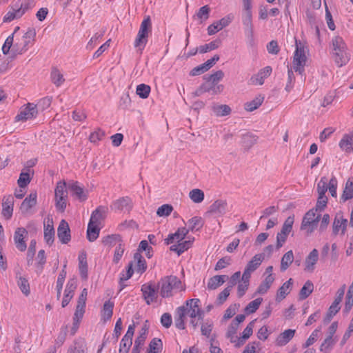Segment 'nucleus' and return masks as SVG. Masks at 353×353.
<instances>
[{
    "mask_svg": "<svg viewBox=\"0 0 353 353\" xmlns=\"http://www.w3.org/2000/svg\"><path fill=\"white\" fill-rule=\"evenodd\" d=\"M307 61L304 46H302L300 41L296 40V50L294 52L292 68H288V82L285 85V90L289 92L293 88L295 81V77L293 70L298 72L300 74L304 71V66Z\"/></svg>",
    "mask_w": 353,
    "mask_h": 353,
    "instance_id": "f257e3e1",
    "label": "nucleus"
},
{
    "mask_svg": "<svg viewBox=\"0 0 353 353\" xmlns=\"http://www.w3.org/2000/svg\"><path fill=\"white\" fill-rule=\"evenodd\" d=\"M332 53L334 61L339 66L345 65L350 59L347 46L342 37L336 36L332 39Z\"/></svg>",
    "mask_w": 353,
    "mask_h": 353,
    "instance_id": "f03ea898",
    "label": "nucleus"
},
{
    "mask_svg": "<svg viewBox=\"0 0 353 353\" xmlns=\"http://www.w3.org/2000/svg\"><path fill=\"white\" fill-rule=\"evenodd\" d=\"M157 287L163 298L170 297L172 296V290L181 288V281L176 276L171 275L161 279Z\"/></svg>",
    "mask_w": 353,
    "mask_h": 353,
    "instance_id": "7ed1b4c3",
    "label": "nucleus"
},
{
    "mask_svg": "<svg viewBox=\"0 0 353 353\" xmlns=\"http://www.w3.org/2000/svg\"><path fill=\"white\" fill-rule=\"evenodd\" d=\"M36 37V30L34 28H28L27 32L23 37L18 39L13 45L12 52L14 54H21L28 50V45L34 41Z\"/></svg>",
    "mask_w": 353,
    "mask_h": 353,
    "instance_id": "20e7f679",
    "label": "nucleus"
},
{
    "mask_svg": "<svg viewBox=\"0 0 353 353\" xmlns=\"http://www.w3.org/2000/svg\"><path fill=\"white\" fill-rule=\"evenodd\" d=\"M242 1L243 5V24L244 26V32L245 36L252 40L254 35L252 14V0Z\"/></svg>",
    "mask_w": 353,
    "mask_h": 353,
    "instance_id": "39448f33",
    "label": "nucleus"
},
{
    "mask_svg": "<svg viewBox=\"0 0 353 353\" xmlns=\"http://www.w3.org/2000/svg\"><path fill=\"white\" fill-rule=\"evenodd\" d=\"M55 206L57 210L63 212L67 206L68 191L65 181H59L54 190Z\"/></svg>",
    "mask_w": 353,
    "mask_h": 353,
    "instance_id": "423d86ee",
    "label": "nucleus"
},
{
    "mask_svg": "<svg viewBox=\"0 0 353 353\" xmlns=\"http://www.w3.org/2000/svg\"><path fill=\"white\" fill-rule=\"evenodd\" d=\"M151 30V19L149 16H147L141 23L137 37L134 41V47H142V49H143L147 44L148 35Z\"/></svg>",
    "mask_w": 353,
    "mask_h": 353,
    "instance_id": "0eeeda50",
    "label": "nucleus"
},
{
    "mask_svg": "<svg viewBox=\"0 0 353 353\" xmlns=\"http://www.w3.org/2000/svg\"><path fill=\"white\" fill-rule=\"evenodd\" d=\"M321 214H316L314 208L310 210L303 216L301 230L307 229L308 233H312L317 228Z\"/></svg>",
    "mask_w": 353,
    "mask_h": 353,
    "instance_id": "6e6552de",
    "label": "nucleus"
},
{
    "mask_svg": "<svg viewBox=\"0 0 353 353\" xmlns=\"http://www.w3.org/2000/svg\"><path fill=\"white\" fill-rule=\"evenodd\" d=\"M199 299H191L187 300L184 305H181L185 309L187 314L192 319L198 317L199 319L203 320L204 317V311L200 307Z\"/></svg>",
    "mask_w": 353,
    "mask_h": 353,
    "instance_id": "1a4fd4ad",
    "label": "nucleus"
},
{
    "mask_svg": "<svg viewBox=\"0 0 353 353\" xmlns=\"http://www.w3.org/2000/svg\"><path fill=\"white\" fill-rule=\"evenodd\" d=\"M141 291L142 292L143 297L148 305H150L152 302L157 301V289L151 283H145L142 285Z\"/></svg>",
    "mask_w": 353,
    "mask_h": 353,
    "instance_id": "9d476101",
    "label": "nucleus"
},
{
    "mask_svg": "<svg viewBox=\"0 0 353 353\" xmlns=\"http://www.w3.org/2000/svg\"><path fill=\"white\" fill-rule=\"evenodd\" d=\"M37 114L38 110L37 108V105L34 103H28L27 105L16 116L15 120L25 121L28 119L35 118Z\"/></svg>",
    "mask_w": 353,
    "mask_h": 353,
    "instance_id": "9b49d317",
    "label": "nucleus"
},
{
    "mask_svg": "<svg viewBox=\"0 0 353 353\" xmlns=\"http://www.w3.org/2000/svg\"><path fill=\"white\" fill-rule=\"evenodd\" d=\"M28 235V231L24 228H17L14 234V241L17 248L23 252L26 250L27 245L24 239Z\"/></svg>",
    "mask_w": 353,
    "mask_h": 353,
    "instance_id": "f8f14e48",
    "label": "nucleus"
},
{
    "mask_svg": "<svg viewBox=\"0 0 353 353\" xmlns=\"http://www.w3.org/2000/svg\"><path fill=\"white\" fill-rule=\"evenodd\" d=\"M57 236L59 241L63 244H67L71 239L69 225L64 219L61 221L57 228Z\"/></svg>",
    "mask_w": 353,
    "mask_h": 353,
    "instance_id": "ddd939ff",
    "label": "nucleus"
},
{
    "mask_svg": "<svg viewBox=\"0 0 353 353\" xmlns=\"http://www.w3.org/2000/svg\"><path fill=\"white\" fill-rule=\"evenodd\" d=\"M14 197L11 195L4 196L2 199V215L7 220H9L13 212Z\"/></svg>",
    "mask_w": 353,
    "mask_h": 353,
    "instance_id": "4468645a",
    "label": "nucleus"
},
{
    "mask_svg": "<svg viewBox=\"0 0 353 353\" xmlns=\"http://www.w3.org/2000/svg\"><path fill=\"white\" fill-rule=\"evenodd\" d=\"M24 14L14 3L9 6V10L3 18V23H10L15 19H20Z\"/></svg>",
    "mask_w": 353,
    "mask_h": 353,
    "instance_id": "2eb2a0df",
    "label": "nucleus"
},
{
    "mask_svg": "<svg viewBox=\"0 0 353 353\" xmlns=\"http://www.w3.org/2000/svg\"><path fill=\"white\" fill-rule=\"evenodd\" d=\"M228 203L226 200H216L209 208L208 213L216 214L217 216H223L226 213Z\"/></svg>",
    "mask_w": 353,
    "mask_h": 353,
    "instance_id": "dca6fc26",
    "label": "nucleus"
},
{
    "mask_svg": "<svg viewBox=\"0 0 353 353\" xmlns=\"http://www.w3.org/2000/svg\"><path fill=\"white\" fill-rule=\"evenodd\" d=\"M189 230L186 228H179L176 232L173 234H170L168 238L165 240V244L169 245L172 243L174 241H176L178 243L183 241L186 235L188 234Z\"/></svg>",
    "mask_w": 353,
    "mask_h": 353,
    "instance_id": "f3484780",
    "label": "nucleus"
},
{
    "mask_svg": "<svg viewBox=\"0 0 353 353\" xmlns=\"http://www.w3.org/2000/svg\"><path fill=\"white\" fill-rule=\"evenodd\" d=\"M230 23V19L229 18H222L221 19L214 22L212 24L208 26V34L209 35H213L219 30H222L223 28L228 26Z\"/></svg>",
    "mask_w": 353,
    "mask_h": 353,
    "instance_id": "a211bd4d",
    "label": "nucleus"
},
{
    "mask_svg": "<svg viewBox=\"0 0 353 353\" xmlns=\"http://www.w3.org/2000/svg\"><path fill=\"white\" fill-rule=\"evenodd\" d=\"M68 188L72 192V195L76 196L79 200L83 201L87 199V194L84 192L83 188L79 185L77 181L69 183Z\"/></svg>",
    "mask_w": 353,
    "mask_h": 353,
    "instance_id": "6ab92c4d",
    "label": "nucleus"
},
{
    "mask_svg": "<svg viewBox=\"0 0 353 353\" xmlns=\"http://www.w3.org/2000/svg\"><path fill=\"white\" fill-rule=\"evenodd\" d=\"M176 316L174 317L175 326L179 330H184L185 325V318L187 314L184 307L180 306L176 309Z\"/></svg>",
    "mask_w": 353,
    "mask_h": 353,
    "instance_id": "aec40b11",
    "label": "nucleus"
},
{
    "mask_svg": "<svg viewBox=\"0 0 353 353\" xmlns=\"http://www.w3.org/2000/svg\"><path fill=\"white\" fill-rule=\"evenodd\" d=\"M37 194L36 192H31L22 202L21 210L23 212H27L37 204Z\"/></svg>",
    "mask_w": 353,
    "mask_h": 353,
    "instance_id": "412c9836",
    "label": "nucleus"
},
{
    "mask_svg": "<svg viewBox=\"0 0 353 353\" xmlns=\"http://www.w3.org/2000/svg\"><path fill=\"white\" fill-rule=\"evenodd\" d=\"M295 330L288 329L281 333L276 339L278 346L286 345L294 336Z\"/></svg>",
    "mask_w": 353,
    "mask_h": 353,
    "instance_id": "4be33fe9",
    "label": "nucleus"
},
{
    "mask_svg": "<svg viewBox=\"0 0 353 353\" xmlns=\"http://www.w3.org/2000/svg\"><path fill=\"white\" fill-rule=\"evenodd\" d=\"M319 259V252L316 249L312 250L305 259V270L312 272L314 270V265Z\"/></svg>",
    "mask_w": 353,
    "mask_h": 353,
    "instance_id": "5701e85b",
    "label": "nucleus"
},
{
    "mask_svg": "<svg viewBox=\"0 0 353 353\" xmlns=\"http://www.w3.org/2000/svg\"><path fill=\"white\" fill-rule=\"evenodd\" d=\"M347 223V220L346 219H343L342 216H336L332 225L334 234H338L340 230H341V233L344 234L346 230Z\"/></svg>",
    "mask_w": 353,
    "mask_h": 353,
    "instance_id": "b1692460",
    "label": "nucleus"
},
{
    "mask_svg": "<svg viewBox=\"0 0 353 353\" xmlns=\"http://www.w3.org/2000/svg\"><path fill=\"white\" fill-rule=\"evenodd\" d=\"M112 208L116 210H127L129 211L132 208V201L128 196L121 197L114 202Z\"/></svg>",
    "mask_w": 353,
    "mask_h": 353,
    "instance_id": "393cba45",
    "label": "nucleus"
},
{
    "mask_svg": "<svg viewBox=\"0 0 353 353\" xmlns=\"http://www.w3.org/2000/svg\"><path fill=\"white\" fill-rule=\"evenodd\" d=\"M105 213L106 208L101 205L99 206L92 212L89 223H92L95 225L99 224L101 221L105 218Z\"/></svg>",
    "mask_w": 353,
    "mask_h": 353,
    "instance_id": "a878e982",
    "label": "nucleus"
},
{
    "mask_svg": "<svg viewBox=\"0 0 353 353\" xmlns=\"http://www.w3.org/2000/svg\"><path fill=\"white\" fill-rule=\"evenodd\" d=\"M292 285V279H290L279 288L276 293V301L280 302L290 293V288Z\"/></svg>",
    "mask_w": 353,
    "mask_h": 353,
    "instance_id": "bb28decb",
    "label": "nucleus"
},
{
    "mask_svg": "<svg viewBox=\"0 0 353 353\" xmlns=\"http://www.w3.org/2000/svg\"><path fill=\"white\" fill-rule=\"evenodd\" d=\"M79 269L81 278L86 279L88 278V263L86 254L84 252L79 255Z\"/></svg>",
    "mask_w": 353,
    "mask_h": 353,
    "instance_id": "cd10ccee",
    "label": "nucleus"
},
{
    "mask_svg": "<svg viewBox=\"0 0 353 353\" xmlns=\"http://www.w3.org/2000/svg\"><path fill=\"white\" fill-rule=\"evenodd\" d=\"M272 72V68L270 66H266L264 68L260 70L255 77H252V80L255 79L256 83L259 85H263L264 79L268 77ZM254 82V81H253Z\"/></svg>",
    "mask_w": 353,
    "mask_h": 353,
    "instance_id": "c85d7f7f",
    "label": "nucleus"
},
{
    "mask_svg": "<svg viewBox=\"0 0 353 353\" xmlns=\"http://www.w3.org/2000/svg\"><path fill=\"white\" fill-rule=\"evenodd\" d=\"M340 148L346 152L353 150V134H345L339 142Z\"/></svg>",
    "mask_w": 353,
    "mask_h": 353,
    "instance_id": "c756f323",
    "label": "nucleus"
},
{
    "mask_svg": "<svg viewBox=\"0 0 353 353\" xmlns=\"http://www.w3.org/2000/svg\"><path fill=\"white\" fill-rule=\"evenodd\" d=\"M114 303L110 300L106 301L101 310V319L104 322L110 320L113 314Z\"/></svg>",
    "mask_w": 353,
    "mask_h": 353,
    "instance_id": "7c9ffc66",
    "label": "nucleus"
},
{
    "mask_svg": "<svg viewBox=\"0 0 353 353\" xmlns=\"http://www.w3.org/2000/svg\"><path fill=\"white\" fill-rule=\"evenodd\" d=\"M264 260V254L260 253L255 254L252 259L246 265V268L252 272H254L261 264L262 261Z\"/></svg>",
    "mask_w": 353,
    "mask_h": 353,
    "instance_id": "2f4dec72",
    "label": "nucleus"
},
{
    "mask_svg": "<svg viewBox=\"0 0 353 353\" xmlns=\"http://www.w3.org/2000/svg\"><path fill=\"white\" fill-rule=\"evenodd\" d=\"M264 97L261 94L256 96L252 101L244 104V108L246 111L252 112L256 110L263 102Z\"/></svg>",
    "mask_w": 353,
    "mask_h": 353,
    "instance_id": "473e14b6",
    "label": "nucleus"
},
{
    "mask_svg": "<svg viewBox=\"0 0 353 353\" xmlns=\"http://www.w3.org/2000/svg\"><path fill=\"white\" fill-rule=\"evenodd\" d=\"M274 281V276L273 275H268L263 281L259 285L257 288L256 293L260 294H265L268 290L270 288L272 284Z\"/></svg>",
    "mask_w": 353,
    "mask_h": 353,
    "instance_id": "72a5a7b5",
    "label": "nucleus"
},
{
    "mask_svg": "<svg viewBox=\"0 0 353 353\" xmlns=\"http://www.w3.org/2000/svg\"><path fill=\"white\" fill-rule=\"evenodd\" d=\"M226 275H216L211 277L208 283V288L210 290H215L225 283Z\"/></svg>",
    "mask_w": 353,
    "mask_h": 353,
    "instance_id": "f704fd0d",
    "label": "nucleus"
},
{
    "mask_svg": "<svg viewBox=\"0 0 353 353\" xmlns=\"http://www.w3.org/2000/svg\"><path fill=\"white\" fill-rule=\"evenodd\" d=\"M44 239L46 243L51 245L54 243V230L52 224L48 223L44 225Z\"/></svg>",
    "mask_w": 353,
    "mask_h": 353,
    "instance_id": "c9c22d12",
    "label": "nucleus"
},
{
    "mask_svg": "<svg viewBox=\"0 0 353 353\" xmlns=\"http://www.w3.org/2000/svg\"><path fill=\"white\" fill-rule=\"evenodd\" d=\"M50 79L52 82L56 87L61 86L65 81L63 75L61 73L59 69L53 68L50 73Z\"/></svg>",
    "mask_w": 353,
    "mask_h": 353,
    "instance_id": "e433bc0d",
    "label": "nucleus"
},
{
    "mask_svg": "<svg viewBox=\"0 0 353 353\" xmlns=\"http://www.w3.org/2000/svg\"><path fill=\"white\" fill-rule=\"evenodd\" d=\"M134 262L136 263V270L137 272L142 274L147 269L146 261L143 256L139 252H136L134 254Z\"/></svg>",
    "mask_w": 353,
    "mask_h": 353,
    "instance_id": "4c0bfd02",
    "label": "nucleus"
},
{
    "mask_svg": "<svg viewBox=\"0 0 353 353\" xmlns=\"http://www.w3.org/2000/svg\"><path fill=\"white\" fill-rule=\"evenodd\" d=\"M256 141L257 137L250 133L243 134L241 137V144L247 150L252 147Z\"/></svg>",
    "mask_w": 353,
    "mask_h": 353,
    "instance_id": "58836bf2",
    "label": "nucleus"
},
{
    "mask_svg": "<svg viewBox=\"0 0 353 353\" xmlns=\"http://www.w3.org/2000/svg\"><path fill=\"white\" fill-rule=\"evenodd\" d=\"M99 232L100 229L99 228L98 225L89 223L87 230L88 240L90 242L94 241L99 237Z\"/></svg>",
    "mask_w": 353,
    "mask_h": 353,
    "instance_id": "ea45409f",
    "label": "nucleus"
},
{
    "mask_svg": "<svg viewBox=\"0 0 353 353\" xmlns=\"http://www.w3.org/2000/svg\"><path fill=\"white\" fill-rule=\"evenodd\" d=\"M189 223V231H199L200 230L203 225L204 221L201 216H194L188 221Z\"/></svg>",
    "mask_w": 353,
    "mask_h": 353,
    "instance_id": "a19ab883",
    "label": "nucleus"
},
{
    "mask_svg": "<svg viewBox=\"0 0 353 353\" xmlns=\"http://www.w3.org/2000/svg\"><path fill=\"white\" fill-rule=\"evenodd\" d=\"M314 290V285L310 280L307 281L299 292V299H307Z\"/></svg>",
    "mask_w": 353,
    "mask_h": 353,
    "instance_id": "79ce46f5",
    "label": "nucleus"
},
{
    "mask_svg": "<svg viewBox=\"0 0 353 353\" xmlns=\"http://www.w3.org/2000/svg\"><path fill=\"white\" fill-rule=\"evenodd\" d=\"M212 111L217 117L229 115L231 113V108L228 105L215 104L212 106Z\"/></svg>",
    "mask_w": 353,
    "mask_h": 353,
    "instance_id": "37998d69",
    "label": "nucleus"
},
{
    "mask_svg": "<svg viewBox=\"0 0 353 353\" xmlns=\"http://www.w3.org/2000/svg\"><path fill=\"white\" fill-rule=\"evenodd\" d=\"M221 43V39H215L209 43H206L203 46H200L199 47V52L201 54L206 53L208 52H210L211 50L217 49Z\"/></svg>",
    "mask_w": 353,
    "mask_h": 353,
    "instance_id": "c03bdc74",
    "label": "nucleus"
},
{
    "mask_svg": "<svg viewBox=\"0 0 353 353\" xmlns=\"http://www.w3.org/2000/svg\"><path fill=\"white\" fill-rule=\"evenodd\" d=\"M352 198H353V181L349 179L345 183V187L343 190L341 199L343 201H346Z\"/></svg>",
    "mask_w": 353,
    "mask_h": 353,
    "instance_id": "a18cd8bd",
    "label": "nucleus"
},
{
    "mask_svg": "<svg viewBox=\"0 0 353 353\" xmlns=\"http://www.w3.org/2000/svg\"><path fill=\"white\" fill-rule=\"evenodd\" d=\"M294 255L292 250L287 252L282 257L281 261V270H286L290 265L293 262Z\"/></svg>",
    "mask_w": 353,
    "mask_h": 353,
    "instance_id": "49530a36",
    "label": "nucleus"
},
{
    "mask_svg": "<svg viewBox=\"0 0 353 353\" xmlns=\"http://www.w3.org/2000/svg\"><path fill=\"white\" fill-rule=\"evenodd\" d=\"M163 343L160 339L154 338L149 343L148 353H161Z\"/></svg>",
    "mask_w": 353,
    "mask_h": 353,
    "instance_id": "de8ad7c7",
    "label": "nucleus"
},
{
    "mask_svg": "<svg viewBox=\"0 0 353 353\" xmlns=\"http://www.w3.org/2000/svg\"><path fill=\"white\" fill-rule=\"evenodd\" d=\"M117 242H122L121 236L117 234L108 235L102 239L103 244L108 246H112Z\"/></svg>",
    "mask_w": 353,
    "mask_h": 353,
    "instance_id": "09e8293b",
    "label": "nucleus"
},
{
    "mask_svg": "<svg viewBox=\"0 0 353 353\" xmlns=\"http://www.w3.org/2000/svg\"><path fill=\"white\" fill-rule=\"evenodd\" d=\"M150 86L144 83L137 85L136 89L137 94L141 99H147L150 93Z\"/></svg>",
    "mask_w": 353,
    "mask_h": 353,
    "instance_id": "8fccbe9b",
    "label": "nucleus"
},
{
    "mask_svg": "<svg viewBox=\"0 0 353 353\" xmlns=\"http://www.w3.org/2000/svg\"><path fill=\"white\" fill-rule=\"evenodd\" d=\"M263 301L262 298H257L254 301L250 302L248 305L245 307V312L246 314H250L255 312L259 307L261 302Z\"/></svg>",
    "mask_w": 353,
    "mask_h": 353,
    "instance_id": "3c124183",
    "label": "nucleus"
},
{
    "mask_svg": "<svg viewBox=\"0 0 353 353\" xmlns=\"http://www.w3.org/2000/svg\"><path fill=\"white\" fill-rule=\"evenodd\" d=\"M189 196L193 202L199 203L204 199V193L200 189H193L190 192Z\"/></svg>",
    "mask_w": 353,
    "mask_h": 353,
    "instance_id": "603ef678",
    "label": "nucleus"
},
{
    "mask_svg": "<svg viewBox=\"0 0 353 353\" xmlns=\"http://www.w3.org/2000/svg\"><path fill=\"white\" fill-rule=\"evenodd\" d=\"M223 77V72L222 70H217L210 75H205L204 79L208 82H211L212 84H216V83L221 80Z\"/></svg>",
    "mask_w": 353,
    "mask_h": 353,
    "instance_id": "864d4df0",
    "label": "nucleus"
},
{
    "mask_svg": "<svg viewBox=\"0 0 353 353\" xmlns=\"http://www.w3.org/2000/svg\"><path fill=\"white\" fill-rule=\"evenodd\" d=\"M148 332V327L145 323L139 332V335L135 339L134 343H137L138 345L143 346L144 345L145 341L147 338Z\"/></svg>",
    "mask_w": 353,
    "mask_h": 353,
    "instance_id": "5fc2aeb1",
    "label": "nucleus"
},
{
    "mask_svg": "<svg viewBox=\"0 0 353 353\" xmlns=\"http://www.w3.org/2000/svg\"><path fill=\"white\" fill-rule=\"evenodd\" d=\"M15 3L23 11V13L25 14L26 11L34 6L35 2L34 0H23V1H17Z\"/></svg>",
    "mask_w": 353,
    "mask_h": 353,
    "instance_id": "6e6d98bb",
    "label": "nucleus"
},
{
    "mask_svg": "<svg viewBox=\"0 0 353 353\" xmlns=\"http://www.w3.org/2000/svg\"><path fill=\"white\" fill-rule=\"evenodd\" d=\"M294 221V215L288 216L284 221L281 232H282L283 233H285L286 234H289L290 232L292 230Z\"/></svg>",
    "mask_w": 353,
    "mask_h": 353,
    "instance_id": "4d7b16f0",
    "label": "nucleus"
},
{
    "mask_svg": "<svg viewBox=\"0 0 353 353\" xmlns=\"http://www.w3.org/2000/svg\"><path fill=\"white\" fill-rule=\"evenodd\" d=\"M17 284L23 294H24L26 296L30 294V285L28 281L26 279L20 277Z\"/></svg>",
    "mask_w": 353,
    "mask_h": 353,
    "instance_id": "13d9d810",
    "label": "nucleus"
},
{
    "mask_svg": "<svg viewBox=\"0 0 353 353\" xmlns=\"http://www.w3.org/2000/svg\"><path fill=\"white\" fill-rule=\"evenodd\" d=\"M230 292L231 290H230L227 287L222 292H221L219 294L217 299L215 301L216 305L219 306L223 305L226 301L228 297L230 294Z\"/></svg>",
    "mask_w": 353,
    "mask_h": 353,
    "instance_id": "bf43d9fd",
    "label": "nucleus"
},
{
    "mask_svg": "<svg viewBox=\"0 0 353 353\" xmlns=\"http://www.w3.org/2000/svg\"><path fill=\"white\" fill-rule=\"evenodd\" d=\"M172 205L170 204H163L157 209V214L159 216H168L172 213Z\"/></svg>",
    "mask_w": 353,
    "mask_h": 353,
    "instance_id": "052dcab7",
    "label": "nucleus"
},
{
    "mask_svg": "<svg viewBox=\"0 0 353 353\" xmlns=\"http://www.w3.org/2000/svg\"><path fill=\"white\" fill-rule=\"evenodd\" d=\"M327 188V179L325 176H323L317 184V192L319 195L325 196Z\"/></svg>",
    "mask_w": 353,
    "mask_h": 353,
    "instance_id": "680f3d73",
    "label": "nucleus"
},
{
    "mask_svg": "<svg viewBox=\"0 0 353 353\" xmlns=\"http://www.w3.org/2000/svg\"><path fill=\"white\" fill-rule=\"evenodd\" d=\"M132 345V341L125 338H122L120 342L119 353H129V350Z\"/></svg>",
    "mask_w": 353,
    "mask_h": 353,
    "instance_id": "e2e57ef3",
    "label": "nucleus"
},
{
    "mask_svg": "<svg viewBox=\"0 0 353 353\" xmlns=\"http://www.w3.org/2000/svg\"><path fill=\"white\" fill-rule=\"evenodd\" d=\"M30 180L31 179L30 177L29 173L22 172L20 174L19 178L17 181L18 185L20 188H24L30 182Z\"/></svg>",
    "mask_w": 353,
    "mask_h": 353,
    "instance_id": "0e129e2a",
    "label": "nucleus"
},
{
    "mask_svg": "<svg viewBox=\"0 0 353 353\" xmlns=\"http://www.w3.org/2000/svg\"><path fill=\"white\" fill-rule=\"evenodd\" d=\"M336 341L331 336H327L320 346L321 352H327L335 344Z\"/></svg>",
    "mask_w": 353,
    "mask_h": 353,
    "instance_id": "69168bd1",
    "label": "nucleus"
},
{
    "mask_svg": "<svg viewBox=\"0 0 353 353\" xmlns=\"http://www.w3.org/2000/svg\"><path fill=\"white\" fill-rule=\"evenodd\" d=\"M210 8L208 5L201 7L196 13V17L201 21L207 20L210 17Z\"/></svg>",
    "mask_w": 353,
    "mask_h": 353,
    "instance_id": "338daca9",
    "label": "nucleus"
},
{
    "mask_svg": "<svg viewBox=\"0 0 353 353\" xmlns=\"http://www.w3.org/2000/svg\"><path fill=\"white\" fill-rule=\"evenodd\" d=\"M85 306L77 305L73 317L74 325L79 323L80 320L83 318V314L85 313Z\"/></svg>",
    "mask_w": 353,
    "mask_h": 353,
    "instance_id": "774afa93",
    "label": "nucleus"
}]
</instances>
